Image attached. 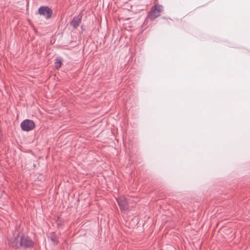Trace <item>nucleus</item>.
I'll return each instance as SVG.
<instances>
[{
  "label": "nucleus",
  "mask_w": 250,
  "mask_h": 250,
  "mask_svg": "<svg viewBox=\"0 0 250 250\" xmlns=\"http://www.w3.org/2000/svg\"><path fill=\"white\" fill-rule=\"evenodd\" d=\"M55 64V67L57 69L59 68L61 66V65H62V60H61V59H57L56 60V61Z\"/></svg>",
  "instance_id": "6e6552de"
},
{
  "label": "nucleus",
  "mask_w": 250,
  "mask_h": 250,
  "mask_svg": "<svg viewBox=\"0 0 250 250\" xmlns=\"http://www.w3.org/2000/svg\"><path fill=\"white\" fill-rule=\"evenodd\" d=\"M8 244L15 249H26L33 247L34 243L27 235L14 233L13 237L9 239Z\"/></svg>",
  "instance_id": "f257e3e1"
},
{
  "label": "nucleus",
  "mask_w": 250,
  "mask_h": 250,
  "mask_svg": "<svg viewBox=\"0 0 250 250\" xmlns=\"http://www.w3.org/2000/svg\"><path fill=\"white\" fill-rule=\"evenodd\" d=\"M35 126L34 122L30 120H24L21 124V127L22 130L29 131L34 128Z\"/></svg>",
  "instance_id": "7ed1b4c3"
},
{
  "label": "nucleus",
  "mask_w": 250,
  "mask_h": 250,
  "mask_svg": "<svg viewBox=\"0 0 250 250\" xmlns=\"http://www.w3.org/2000/svg\"><path fill=\"white\" fill-rule=\"evenodd\" d=\"M163 10V7L159 4H155L151 8V11L148 14V17L151 20H153L158 17L161 12Z\"/></svg>",
  "instance_id": "f03ea898"
},
{
  "label": "nucleus",
  "mask_w": 250,
  "mask_h": 250,
  "mask_svg": "<svg viewBox=\"0 0 250 250\" xmlns=\"http://www.w3.org/2000/svg\"><path fill=\"white\" fill-rule=\"evenodd\" d=\"M38 12L40 15L44 16L47 19H50L52 14V10L47 6H41L39 9Z\"/></svg>",
  "instance_id": "20e7f679"
},
{
  "label": "nucleus",
  "mask_w": 250,
  "mask_h": 250,
  "mask_svg": "<svg viewBox=\"0 0 250 250\" xmlns=\"http://www.w3.org/2000/svg\"><path fill=\"white\" fill-rule=\"evenodd\" d=\"M81 22V17L79 16L73 18L71 22V25L74 28H77Z\"/></svg>",
  "instance_id": "423d86ee"
},
{
  "label": "nucleus",
  "mask_w": 250,
  "mask_h": 250,
  "mask_svg": "<svg viewBox=\"0 0 250 250\" xmlns=\"http://www.w3.org/2000/svg\"><path fill=\"white\" fill-rule=\"evenodd\" d=\"M116 200L122 211H125L128 209L127 202L125 197L121 196L116 198Z\"/></svg>",
  "instance_id": "39448f33"
},
{
  "label": "nucleus",
  "mask_w": 250,
  "mask_h": 250,
  "mask_svg": "<svg viewBox=\"0 0 250 250\" xmlns=\"http://www.w3.org/2000/svg\"><path fill=\"white\" fill-rule=\"evenodd\" d=\"M50 238L51 241L55 244L58 243V237L54 233L50 234Z\"/></svg>",
  "instance_id": "0eeeda50"
}]
</instances>
